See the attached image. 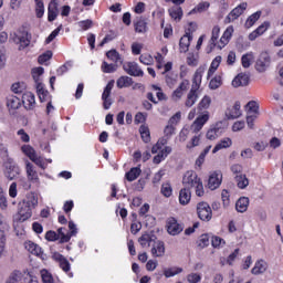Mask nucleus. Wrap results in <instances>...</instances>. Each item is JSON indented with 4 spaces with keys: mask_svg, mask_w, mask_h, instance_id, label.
Returning a JSON list of instances; mask_svg holds the SVG:
<instances>
[{
    "mask_svg": "<svg viewBox=\"0 0 283 283\" xmlns=\"http://www.w3.org/2000/svg\"><path fill=\"white\" fill-rule=\"evenodd\" d=\"M3 165H4V176L8 180H15V178H18L19 175L21 174V169L14 163V159L12 158L4 159Z\"/></svg>",
    "mask_w": 283,
    "mask_h": 283,
    "instance_id": "nucleus-1",
    "label": "nucleus"
},
{
    "mask_svg": "<svg viewBox=\"0 0 283 283\" xmlns=\"http://www.w3.org/2000/svg\"><path fill=\"white\" fill-rule=\"evenodd\" d=\"M254 67L260 74H263V72H266V70L271 67V55L269 52L264 51L260 53L255 61Z\"/></svg>",
    "mask_w": 283,
    "mask_h": 283,
    "instance_id": "nucleus-2",
    "label": "nucleus"
},
{
    "mask_svg": "<svg viewBox=\"0 0 283 283\" xmlns=\"http://www.w3.org/2000/svg\"><path fill=\"white\" fill-rule=\"evenodd\" d=\"M197 213L198 218L203 222H210L211 218H213V210L211 209V206L205 201L197 205Z\"/></svg>",
    "mask_w": 283,
    "mask_h": 283,
    "instance_id": "nucleus-3",
    "label": "nucleus"
},
{
    "mask_svg": "<svg viewBox=\"0 0 283 283\" xmlns=\"http://www.w3.org/2000/svg\"><path fill=\"white\" fill-rule=\"evenodd\" d=\"M29 218H32V210L28 203H23L22 201L18 206V214L14 217V220L17 222H25Z\"/></svg>",
    "mask_w": 283,
    "mask_h": 283,
    "instance_id": "nucleus-4",
    "label": "nucleus"
},
{
    "mask_svg": "<svg viewBox=\"0 0 283 283\" xmlns=\"http://www.w3.org/2000/svg\"><path fill=\"white\" fill-rule=\"evenodd\" d=\"M249 4L247 2L240 3L238 7H235L224 19V23H233L237 19H240L242 14H244V10Z\"/></svg>",
    "mask_w": 283,
    "mask_h": 283,
    "instance_id": "nucleus-5",
    "label": "nucleus"
},
{
    "mask_svg": "<svg viewBox=\"0 0 283 283\" xmlns=\"http://www.w3.org/2000/svg\"><path fill=\"white\" fill-rule=\"evenodd\" d=\"M201 181L198 174L193 170H188L182 178V185L186 189H193V187Z\"/></svg>",
    "mask_w": 283,
    "mask_h": 283,
    "instance_id": "nucleus-6",
    "label": "nucleus"
},
{
    "mask_svg": "<svg viewBox=\"0 0 283 283\" xmlns=\"http://www.w3.org/2000/svg\"><path fill=\"white\" fill-rule=\"evenodd\" d=\"M185 227L178 223V220H176V218L170 217L167 219V232L169 233V235H179V233H182Z\"/></svg>",
    "mask_w": 283,
    "mask_h": 283,
    "instance_id": "nucleus-7",
    "label": "nucleus"
},
{
    "mask_svg": "<svg viewBox=\"0 0 283 283\" xmlns=\"http://www.w3.org/2000/svg\"><path fill=\"white\" fill-rule=\"evenodd\" d=\"M209 120V112H205L203 114L199 115L196 120L190 126V132L192 134H198L202 127H205V124Z\"/></svg>",
    "mask_w": 283,
    "mask_h": 283,
    "instance_id": "nucleus-8",
    "label": "nucleus"
},
{
    "mask_svg": "<svg viewBox=\"0 0 283 283\" xmlns=\"http://www.w3.org/2000/svg\"><path fill=\"white\" fill-rule=\"evenodd\" d=\"M223 132L224 129L222 128V122H219L210 127L206 134V138H208V140H216V138H220V136H222Z\"/></svg>",
    "mask_w": 283,
    "mask_h": 283,
    "instance_id": "nucleus-9",
    "label": "nucleus"
},
{
    "mask_svg": "<svg viewBox=\"0 0 283 283\" xmlns=\"http://www.w3.org/2000/svg\"><path fill=\"white\" fill-rule=\"evenodd\" d=\"M123 67L129 74V76H144L145 74L136 62H127L123 65Z\"/></svg>",
    "mask_w": 283,
    "mask_h": 283,
    "instance_id": "nucleus-10",
    "label": "nucleus"
},
{
    "mask_svg": "<svg viewBox=\"0 0 283 283\" xmlns=\"http://www.w3.org/2000/svg\"><path fill=\"white\" fill-rule=\"evenodd\" d=\"M31 39H32V35H30L28 31H23V32L17 33L14 41L15 43L20 44V50H25V48L30 45Z\"/></svg>",
    "mask_w": 283,
    "mask_h": 283,
    "instance_id": "nucleus-11",
    "label": "nucleus"
},
{
    "mask_svg": "<svg viewBox=\"0 0 283 283\" xmlns=\"http://www.w3.org/2000/svg\"><path fill=\"white\" fill-rule=\"evenodd\" d=\"M222 185V172H213L208 179V189L216 191Z\"/></svg>",
    "mask_w": 283,
    "mask_h": 283,
    "instance_id": "nucleus-12",
    "label": "nucleus"
},
{
    "mask_svg": "<svg viewBox=\"0 0 283 283\" xmlns=\"http://www.w3.org/2000/svg\"><path fill=\"white\" fill-rule=\"evenodd\" d=\"M187 90H189V82L187 80H184L180 85L172 92V101H180Z\"/></svg>",
    "mask_w": 283,
    "mask_h": 283,
    "instance_id": "nucleus-13",
    "label": "nucleus"
},
{
    "mask_svg": "<svg viewBox=\"0 0 283 283\" xmlns=\"http://www.w3.org/2000/svg\"><path fill=\"white\" fill-rule=\"evenodd\" d=\"M153 258H164L165 256V242L154 241L153 248L150 250Z\"/></svg>",
    "mask_w": 283,
    "mask_h": 283,
    "instance_id": "nucleus-14",
    "label": "nucleus"
},
{
    "mask_svg": "<svg viewBox=\"0 0 283 283\" xmlns=\"http://www.w3.org/2000/svg\"><path fill=\"white\" fill-rule=\"evenodd\" d=\"M135 32L139 34H145L147 32V19L143 17H137L134 21Z\"/></svg>",
    "mask_w": 283,
    "mask_h": 283,
    "instance_id": "nucleus-15",
    "label": "nucleus"
},
{
    "mask_svg": "<svg viewBox=\"0 0 283 283\" xmlns=\"http://www.w3.org/2000/svg\"><path fill=\"white\" fill-rule=\"evenodd\" d=\"M22 103H23V106L25 107V109H34V107L36 105V99L34 97V94L25 93L22 96Z\"/></svg>",
    "mask_w": 283,
    "mask_h": 283,
    "instance_id": "nucleus-16",
    "label": "nucleus"
},
{
    "mask_svg": "<svg viewBox=\"0 0 283 283\" xmlns=\"http://www.w3.org/2000/svg\"><path fill=\"white\" fill-rule=\"evenodd\" d=\"M247 85H249V76L244 73L238 74L232 81L233 87H244Z\"/></svg>",
    "mask_w": 283,
    "mask_h": 283,
    "instance_id": "nucleus-17",
    "label": "nucleus"
},
{
    "mask_svg": "<svg viewBox=\"0 0 283 283\" xmlns=\"http://www.w3.org/2000/svg\"><path fill=\"white\" fill-rule=\"evenodd\" d=\"M138 242L143 249L150 247L151 242H156V235L154 233H144L139 237Z\"/></svg>",
    "mask_w": 283,
    "mask_h": 283,
    "instance_id": "nucleus-18",
    "label": "nucleus"
},
{
    "mask_svg": "<svg viewBox=\"0 0 283 283\" xmlns=\"http://www.w3.org/2000/svg\"><path fill=\"white\" fill-rule=\"evenodd\" d=\"M191 41H193V36L189 33H186L181 36L179 41L180 52H189V45H191Z\"/></svg>",
    "mask_w": 283,
    "mask_h": 283,
    "instance_id": "nucleus-19",
    "label": "nucleus"
},
{
    "mask_svg": "<svg viewBox=\"0 0 283 283\" xmlns=\"http://www.w3.org/2000/svg\"><path fill=\"white\" fill-rule=\"evenodd\" d=\"M59 17V2L56 0H51L49 3V21L52 22Z\"/></svg>",
    "mask_w": 283,
    "mask_h": 283,
    "instance_id": "nucleus-20",
    "label": "nucleus"
},
{
    "mask_svg": "<svg viewBox=\"0 0 283 283\" xmlns=\"http://www.w3.org/2000/svg\"><path fill=\"white\" fill-rule=\"evenodd\" d=\"M22 202L29 206L31 210L36 209L39 207V197L34 192H30Z\"/></svg>",
    "mask_w": 283,
    "mask_h": 283,
    "instance_id": "nucleus-21",
    "label": "nucleus"
},
{
    "mask_svg": "<svg viewBox=\"0 0 283 283\" xmlns=\"http://www.w3.org/2000/svg\"><path fill=\"white\" fill-rule=\"evenodd\" d=\"M228 118H240L242 116V111H240V102H235L232 108H228L226 112Z\"/></svg>",
    "mask_w": 283,
    "mask_h": 283,
    "instance_id": "nucleus-22",
    "label": "nucleus"
},
{
    "mask_svg": "<svg viewBox=\"0 0 283 283\" xmlns=\"http://www.w3.org/2000/svg\"><path fill=\"white\" fill-rule=\"evenodd\" d=\"M171 154V147L170 146H166L164 149H161L153 159V163H155V165H160V163H163V160H165L167 158V155Z\"/></svg>",
    "mask_w": 283,
    "mask_h": 283,
    "instance_id": "nucleus-23",
    "label": "nucleus"
},
{
    "mask_svg": "<svg viewBox=\"0 0 283 283\" xmlns=\"http://www.w3.org/2000/svg\"><path fill=\"white\" fill-rule=\"evenodd\" d=\"M231 145H233V142L231 140V138L226 137L223 139H221L212 149V154H218V151H220V149H227L229 147H231Z\"/></svg>",
    "mask_w": 283,
    "mask_h": 283,
    "instance_id": "nucleus-24",
    "label": "nucleus"
},
{
    "mask_svg": "<svg viewBox=\"0 0 283 283\" xmlns=\"http://www.w3.org/2000/svg\"><path fill=\"white\" fill-rule=\"evenodd\" d=\"M179 202L185 206L188 202H191V189L182 188L179 192Z\"/></svg>",
    "mask_w": 283,
    "mask_h": 283,
    "instance_id": "nucleus-25",
    "label": "nucleus"
},
{
    "mask_svg": "<svg viewBox=\"0 0 283 283\" xmlns=\"http://www.w3.org/2000/svg\"><path fill=\"white\" fill-rule=\"evenodd\" d=\"M235 209L239 213H244L249 209V197H241L235 203Z\"/></svg>",
    "mask_w": 283,
    "mask_h": 283,
    "instance_id": "nucleus-26",
    "label": "nucleus"
},
{
    "mask_svg": "<svg viewBox=\"0 0 283 283\" xmlns=\"http://www.w3.org/2000/svg\"><path fill=\"white\" fill-rule=\"evenodd\" d=\"M24 248L27 249V251H29V253H32L33 255H41L43 253L41 247L36 245L32 241L25 242Z\"/></svg>",
    "mask_w": 283,
    "mask_h": 283,
    "instance_id": "nucleus-27",
    "label": "nucleus"
},
{
    "mask_svg": "<svg viewBox=\"0 0 283 283\" xmlns=\"http://www.w3.org/2000/svg\"><path fill=\"white\" fill-rule=\"evenodd\" d=\"M196 101H198V91L191 88L185 102L186 107H193V105H196Z\"/></svg>",
    "mask_w": 283,
    "mask_h": 283,
    "instance_id": "nucleus-28",
    "label": "nucleus"
},
{
    "mask_svg": "<svg viewBox=\"0 0 283 283\" xmlns=\"http://www.w3.org/2000/svg\"><path fill=\"white\" fill-rule=\"evenodd\" d=\"M266 271V262L264 260H260L253 266L251 273L252 275H260Z\"/></svg>",
    "mask_w": 283,
    "mask_h": 283,
    "instance_id": "nucleus-29",
    "label": "nucleus"
},
{
    "mask_svg": "<svg viewBox=\"0 0 283 283\" xmlns=\"http://www.w3.org/2000/svg\"><path fill=\"white\" fill-rule=\"evenodd\" d=\"M7 106L9 109H19L21 107V98L13 95L9 96L7 98Z\"/></svg>",
    "mask_w": 283,
    "mask_h": 283,
    "instance_id": "nucleus-30",
    "label": "nucleus"
},
{
    "mask_svg": "<svg viewBox=\"0 0 283 283\" xmlns=\"http://www.w3.org/2000/svg\"><path fill=\"white\" fill-rule=\"evenodd\" d=\"M171 19H174V21H180L182 19V8L178 7V6H175V7H171L169 10H168Z\"/></svg>",
    "mask_w": 283,
    "mask_h": 283,
    "instance_id": "nucleus-31",
    "label": "nucleus"
},
{
    "mask_svg": "<svg viewBox=\"0 0 283 283\" xmlns=\"http://www.w3.org/2000/svg\"><path fill=\"white\" fill-rule=\"evenodd\" d=\"M134 85V81L129 76H120L117 80V87L123 90V87H132Z\"/></svg>",
    "mask_w": 283,
    "mask_h": 283,
    "instance_id": "nucleus-32",
    "label": "nucleus"
},
{
    "mask_svg": "<svg viewBox=\"0 0 283 283\" xmlns=\"http://www.w3.org/2000/svg\"><path fill=\"white\" fill-rule=\"evenodd\" d=\"M182 268L171 266L164 269L165 277H174L175 275H180L182 273Z\"/></svg>",
    "mask_w": 283,
    "mask_h": 283,
    "instance_id": "nucleus-33",
    "label": "nucleus"
},
{
    "mask_svg": "<svg viewBox=\"0 0 283 283\" xmlns=\"http://www.w3.org/2000/svg\"><path fill=\"white\" fill-rule=\"evenodd\" d=\"M102 72H104V74H113V72H116L118 70V64L117 63H107V62H103L102 63Z\"/></svg>",
    "mask_w": 283,
    "mask_h": 283,
    "instance_id": "nucleus-34",
    "label": "nucleus"
},
{
    "mask_svg": "<svg viewBox=\"0 0 283 283\" xmlns=\"http://www.w3.org/2000/svg\"><path fill=\"white\" fill-rule=\"evenodd\" d=\"M201 83H202V71L198 70L193 75L191 90H195V91L200 90Z\"/></svg>",
    "mask_w": 283,
    "mask_h": 283,
    "instance_id": "nucleus-35",
    "label": "nucleus"
},
{
    "mask_svg": "<svg viewBox=\"0 0 283 283\" xmlns=\"http://www.w3.org/2000/svg\"><path fill=\"white\" fill-rule=\"evenodd\" d=\"M234 178L239 189H247V187H249V178H247V175H237Z\"/></svg>",
    "mask_w": 283,
    "mask_h": 283,
    "instance_id": "nucleus-36",
    "label": "nucleus"
},
{
    "mask_svg": "<svg viewBox=\"0 0 283 283\" xmlns=\"http://www.w3.org/2000/svg\"><path fill=\"white\" fill-rule=\"evenodd\" d=\"M254 59H255V55L253 54V52H249L242 55L241 57L242 66L245 69L251 67V63H253Z\"/></svg>",
    "mask_w": 283,
    "mask_h": 283,
    "instance_id": "nucleus-37",
    "label": "nucleus"
},
{
    "mask_svg": "<svg viewBox=\"0 0 283 283\" xmlns=\"http://www.w3.org/2000/svg\"><path fill=\"white\" fill-rule=\"evenodd\" d=\"M142 170L138 167L132 168L128 172H126V180H128V182H134V180H136V178H138V176H140Z\"/></svg>",
    "mask_w": 283,
    "mask_h": 283,
    "instance_id": "nucleus-38",
    "label": "nucleus"
},
{
    "mask_svg": "<svg viewBox=\"0 0 283 283\" xmlns=\"http://www.w3.org/2000/svg\"><path fill=\"white\" fill-rule=\"evenodd\" d=\"M40 274L43 283H56V281L54 280V276L50 271L43 269L40 271Z\"/></svg>",
    "mask_w": 283,
    "mask_h": 283,
    "instance_id": "nucleus-39",
    "label": "nucleus"
},
{
    "mask_svg": "<svg viewBox=\"0 0 283 283\" xmlns=\"http://www.w3.org/2000/svg\"><path fill=\"white\" fill-rule=\"evenodd\" d=\"M57 235L62 244L72 239V235H70V232H67L66 228H60L57 230Z\"/></svg>",
    "mask_w": 283,
    "mask_h": 283,
    "instance_id": "nucleus-40",
    "label": "nucleus"
},
{
    "mask_svg": "<svg viewBox=\"0 0 283 283\" xmlns=\"http://www.w3.org/2000/svg\"><path fill=\"white\" fill-rule=\"evenodd\" d=\"M107 59H109V61H113V63H123V59L120 57V54L117 53L116 50H111L106 53Z\"/></svg>",
    "mask_w": 283,
    "mask_h": 283,
    "instance_id": "nucleus-41",
    "label": "nucleus"
},
{
    "mask_svg": "<svg viewBox=\"0 0 283 283\" xmlns=\"http://www.w3.org/2000/svg\"><path fill=\"white\" fill-rule=\"evenodd\" d=\"M139 134L142 136V139L144 140V143H149V140H151V135L149 133V127L142 125L139 127Z\"/></svg>",
    "mask_w": 283,
    "mask_h": 283,
    "instance_id": "nucleus-42",
    "label": "nucleus"
},
{
    "mask_svg": "<svg viewBox=\"0 0 283 283\" xmlns=\"http://www.w3.org/2000/svg\"><path fill=\"white\" fill-rule=\"evenodd\" d=\"M36 94L41 101V103H44L45 98H48V91L43 87V83L36 84Z\"/></svg>",
    "mask_w": 283,
    "mask_h": 283,
    "instance_id": "nucleus-43",
    "label": "nucleus"
},
{
    "mask_svg": "<svg viewBox=\"0 0 283 283\" xmlns=\"http://www.w3.org/2000/svg\"><path fill=\"white\" fill-rule=\"evenodd\" d=\"M25 168H27L28 177L31 180H36L38 174H36V170H34V165H32V163H30V161H27L25 163Z\"/></svg>",
    "mask_w": 283,
    "mask_h": 283,
    "instance_id": "nucleus-44",
    "label": "nucleus"
},
{
    "mask_svg": "<svg viewBox=\"0 0 283 283\" xmlns=\"http://www.w3.org/2000/svg\"><path fill=\"white\" fill-rule=\"evenodd\" d=\"M35 13L38 19H41V17L45 14V6L43 4V0H35Z\"/></svg>",
    "mask_w": 283,
    "mask_h": 283,
    "instance_id": "nucleus-45",
    "label": "nucleus"
},
{
    "mask_svg": "<svg viewBox=\"0 0 283 283\" xmlns=\"http://www.w3.org/2000/svg\"><path fill=\"white\" fill-rule=\"evenodd\" d=\"M209 151H211V146L206 147L203 151L199 155L196 160L197 167H202V165L205 164V158H207V154H209Z\"/></svg>",
    "mask_w": 283,
    "mask_h": 283,
    "instance_id": "nucleus-46",
    "label": "nucleus"
},
{
    "mask_svg": "<svg viewBox=\"0 0 283 283\" xmlns=\"http://www.w3.org/2000/svg\"><path fill=\"white\" fill-rule=\"evenodd\" d=\"M260 17H262V12L258 11L255 13H253L252 15H250L245 22V25L248 28H252V25H255V21H258L260 19Z\"/></svg>",
    "mask_w": 283,
    "mask_h": 283,
    "instance_id": "nucleus-47",
    "label": "nucleus"
},
{
    "mask_svg": "<svg viewBox=\"0 0 283 283\" xmlns=\"http://www.w3.org/2000/svg\"><path fill=\"white\" fill-rule=\"evenodd\" d=\"M161 193H163V196H165V198H171V195L174 193L171 184H169V182L163 184Z\"/></svg>",
    "mask_w": 283,
    "mask_h": 283,
    "instance_id": "nucleus-48",
    "label": "nucleus"
},
{
    "mask_svg": "<svg viewBox=\"0 0 283 283\" xmlns=\"http://www.w3.org/2000/svg\"><path fill=\"white\" fill-rule=\"evenodd\" d=\"M209 2H201L195 9H192L189 14H196V12H205L209 10Z\"/></svg>",
    "mask_w": 283,
    "mask_h": 283,
    "instance_id": "nucleus-49",
    "label": "nucleus"
},
{
    "mask_svg": "<svg viewBox=\"0 0 283 283\" xmlns=\"http://www.w3.org/2000/svg\"><path fill=\"white\" fill-rule=\"evenodd\" d=\"M22 151L25 154V156H28V158H30V160H32L38 155L36 150H34V148L31 146H22Z\"/></svg>",
    "mask_w": 283,
    "mask_h": 283,
    "instance_id": "nucleus-50",
    "label": "nucleus"
},
{
    "mask_svg": "<svg viewBox=\"0 0 283 283\" xmlns=\"http://www.w3.org/2000/svg\"><path fill=\"white\" fill-rule=\"evenodd\" d=\"M31 160H32V163H34V165H36L41 169H46V167H48V164H45V159H43V157H41L39 155L33 157Z\"/></svg>",
    "mask_w": 283,
    "mask_h": 283,
    "instance_id": "nucleus-51",
    "label": "nucleus"
},
{
    "mask_svg": "<svg viewBox=\"0 0 283 283\" xmlns=\"http://www.w3.org/2000/svg\"><path fill=\"white\" fill-rule=\"evenodd\" d=\"M210 105H211V97H209V96L206 95V96L200 101V103H199V105H198V109H209Z\"/></svg>",
    "mask_w": 283,
    "mask_h": 283,
    "instance_id": "nucleus-52",
    "label": "nucleus"
},
{
    "mask_svg": "<svg viewBox=\"0 0 283 283\" xmlns=\"http://www.w3.org/2000/svg\"><path fill=\"white\" fill-rule=\"evenodd\" d=\"M112 90H114V80H112L111 82H108V84L106 85V87L104 88V92L102 94V99L103 98H109L111 94H112Z\"/></svg>",
    "mask_w": 283,
    "mask_h": 283,
    "instance_id": "nucleus-53",
    "label": "nucleus"
},
{
    "mask_svg": "<svg viewBox=\"0 0 283 283\" xmlns=\"http://www.w3.org/2000/svg\"><path fill=\"white\" fill-rule=\"evenodd\" d=\"M220 85H222V77H220V76L213 77L209 83L210 90H218V87H220Z\"/></svg>",
    "mask_w": 283,
    "mask_h": 283,
    "instance_id": "nucleus-54",
    "label": "nucleus"
},
{
    "mask_svg": "<svg viewBox=\"0 0 283 283\" xmlns=\"http://www.w3.org/2000/svg\"><path fill=\"white\" fill-rule=\"evenodd\" d=\"M50 59H52V51H46L38 57V63H40V65H43V63H48Z\"/></svg>",
    "mask_w": 283,
    "mask_h": 283,
    "instance_id": "nucleus-55",
    "label": "nucleus"
},
{
    "mask_svg": "<svg viewBox=\"0 0 283 283\" xmlns=\"http://www.w3.org/2000/svg\"><path fill=\"white\" fill-rule=\"evenodd\" d=\"M176 132V126L171 125V124H168L165 129H164V136L166 138H171V136H174Z\"/></svg>",
    "mask_w": 283,
    "mask_h": 283,
    "instance_id": "nucleus-56",
    "label": "nucleus"
},
{
    "mask_svg": "<svg viewBox=\"0 0 283 283\" xmlns=\"http://www.w3.org/2000/svg\"><path fill=\"white\" fill-rule=\"evenodd\" d=\"M198 247L200 249H205V247H209V234H201L198 241Z\"/></svg>",
    "mask_w": 283,
    "mask_h": 283,
    "instance_id": "nucleus-57",
    "label": "nucleus"
},
{
    "mask_svg": "<svg viewBox=\"0 0 283 283\" xmlns=\"http://www.w3.org/2000/svg\"><path fill=\"white\" fill-rule=\"evenodd\" d=\"M43 72H44V70L41 66L32 70V77L36 84L41 83V82H39V76H42Z\"/></svg>",
    "mask_w": 283,
    "mask_h": 283,
    "instance_id": "nucleus-58",
    "label": "nucleus"
},
{
    "mask_svg": "<svg viewBox=\"0 0 283 283\" xmlns=\"http://www.w3.org/2000/svg\"><path fill=\"white\" fill-rule=\"evenodd\" d=\"M198 145H200V135L193 136L186 147L187 149H193V147H198Z\"/></svg>",
    "mask_w": 283,
    "mask_h": 283,
    "instance_id": "nucleus-59",
    "label": "nucleus"
},
{
    "mask_svg": "<svg viewBox=\"0 0 283 283\" xmlns=\"http://www.w3.org/2000/svg\"><path fill=\"white\" fill-rule=\"evenodd\" d=\"M139 61L144 65H151L154 63V57H151L149 54H144L139 56Z\"/></svg>",
    "mask_w": 283,
    "mask_h": 283,
    "instance_id": "nucleus-60",
    "label": "nucleus"
},
{
    "mask_svg": "<svg viewBox=\"0 0 283 283\" xmlns=\"http://www.w3.org/2000/svg\"><path fill=\"white\" fill-rule=\"evenodd\" d=\"M153 90H155L156 96L158 98V101H167V95L165 93H163V88H160L159 86L153 85Z\"/></svg>",
    "mask_w": 283,
    "mask_h": 283,
    "instance_id": "nucleus-61",
    "label": "nucleus"
},
{
    "mask_svg": "<svg viewBox=\"0 0 283 283\" xmlns=\"http://www.w3.org/2000/svg\"><path fill=\"white\" fill-rule=\"evenodd\" d=\"M61 30H63V24H60V27H57L45 40V43H52V40L55 36H59V32H61Z\"/></svg>",
    "mask_w": 283,
    "mask_h": 283,
    "instance_id": "nucleus-62",
    "label": "nucleus"
},
{
    "mask_svg": "<svg viewBox=\"0 0 283 283\" xmlns=\"http://www.w3.org/2000/svg\"><path fill=\"white\" fill-rule=\"evenodd\" d=\"M187 63L188 65H192V66L198 65V55L193 53H189L187 56Z\"/></svg>",
    "mask_w": 283,
    "mask_h": 283,
    "instance_id": "nucleus-63",
    "label": "nucleus"
},
{
    "mask_svg": "<svg viewBox=\"0 0 283 283\" xmlns=\"http://www.w3.org/2000/svg\"><path fill=\"white\" fill-rule=\"evenodd\" d=\"M189 283H198L202 280V276L198 273H191L187 276Z\"/></svg>",
    "mask_w": 283,
    "mask_h": 283,
    "instance_id": "nucleus-64",
    "label": "nucleus"
}]
</instances>
